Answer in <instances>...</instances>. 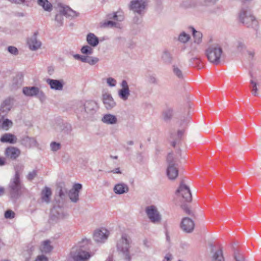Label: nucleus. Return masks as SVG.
I'll list each match as a JSON object with an SVG mask.
<instances>
[{
    "label": "nucleus",
    "instance_id": "1",
    "mask_svg": "<svg viewBox=\"0 0 261 261\" xmlns=\"http://www.w3.org/2000/svg\"><path fill=\"white\" fill-rule=\"evenodd\" d=\"M131 243L130 238L126 233L122 234L116 243V249L118 254L126 261H130L131 259L129 252Z\"/></svg>",
    "mask_w": 261,
    "mask_h": 261
},
{
    "label": "nucleus",
    "instance_id": "2",
    "mask_svg": "<svg viewBox=\"0 0 261 261\" xmlns=\"http://www.w3.org/2000/svg\"><path fill=\"white\" fill-rule=\"evenodd\" d=\"M57 13L55 17V21L57 27H61L63 24V16L67 18H74L79 15L78 13L72 10L70 7L62 3H58L56 7Z\"/></svg>",
    "mask_w": 261,
    "mask_h": 261
},
{
    "label": "nucleus",
    "instance_id": "3",
    "mask_svg": "<svg viewBox=\"0 0 261 261\" xmlns=\"http://www.w3.org/2000/svg\"><path fill=\"white\" fill-rule=\"evenodd\" d=\"M205 54L210 63L218 65L223 56V49L219 44H212L208 45L205 49Z\"/></svg>",
    "mask_w": 261,
    "mask_h": 261
},
{
    "label": "nucleus",
    "instance_id": "4",
    "mask_svg": "<svg viewBox=\"0 0 261 261\" xmlns=\"http://www.w3.org/2000/svg\"><path fill=\"white\" fill-rule=\"evenodd\" d=\"M176 159L172 152L169 153L167 156V168L166 174L168 178L171 180H175L178 175V169L176 164Z\"/></svg>",
    "mask_w": 261,
    "mask_h": 261
},
{
    "label": "nucleus",
    "instance_id": "5",
    "mask_svg": "<svg viewBox=\"0 0 261 261\" xmlns=\"http://www.w3.org/2000/svg\"><path fill=\"white\" fill-rule=\"evenodd\" d=\"M90 257L89 252L84 250L81 246L74 247L68 254L67 261H87Z\"/></svg>",
    "mask_w": 261,
    "mask_h": 261
},
{
    "label": "nucleus",
    "instance_id": "6",
    "mask_svg": "<svg viewBox=\"0 0 261 261\" xmlns=\"http://www.w3.org/2000/svg\"><path fill=\"white\" fill-rule=\"evenodd\" d=\"M79 105L81 110L78 109L77 113L81 111L82 116L84 118H88L93 115L97 109L96 103L93 101H87L84 105L80 102L79 103Z\"/></svg>",
    "mask_w": 261,
    "mask_h": 261
},
{
    "label": "nucleus",
    "instance_id": "7",
    "mask_svg": "<svg viewBox=\"0 0 261 261\" xmlns=\"http://www.w3.org/2000/svg\"><path fill=\"white\" fill-rule=\"evenodd\" d=\"M240 21L248 28H252L256 29L257 27V21L250 12L242 10L240 15Z\"/></svg>",
    "mask_w": 261,
    "mask_h": 261
},
{
    "label": "nucleus",
    "instance_id": "8",
    "mask_svg": "<svg viewBox=\"0 0 261 261\" xmlns=\"http://www.w3.org/2000/svg\"><path fill=\"white\" fill-rule=\"evenodd\" d=\"M145 213L150 221L155 224L161 223L162 215L158 211V208L154 205H149L145 208Z\"/></svg>",
    "mask_w": 261,
    "mask_h": 261
},
{
    "label": "nucleus",
    "instance_id": "9",
    "mask_svg": "<svg viewBox=\"0 0 261 261\" xmlns=\"http://www.w3.org/2000/svg\"><path fill=\"white\" fill-rule=\"evenodd\" d=\"M22 92L27 96H36L41 101L46 99L45 93L37 87H24L22 89Z\"/></svg>",
    "mask_w": 261,
    "mask_h": 261
},
{
    "label": "nucleus",
    "instance_id": "10",
    "mask_svg": "<svg viewBox=\"0 0 261 261\" xmlns=\"http://www.w3.org/2000/svg\"><path fill=\"white\" fill-rule=\"evenodd\" d=\"M10 196L12 198H17L20 195L21 184L19 177H13L8 185Z\"/></svg>",
    "mask_w": 261,
    "mask_h": 261
},
{
    "label": "nucleus",
    "instance_id": "11",
    "mask_svg": "<svg viewBox=\"0 0 261 261\" xmlns=\"http://www.w3.org/2000/svg\"><path fill=\"white\" fill-rule=\"evenodd\" d=\"M146 5L145 0H132L129 5V8L134 13L142 16L144 14Z\"/></svg>",
    "mask_w": 261,
    "mask_h": 261
},
{
    "label": "nucleus",
    "instance_id": "12",
    "mask_svg": "<svg viewBox=\"0 0 261 261\" xmlns=\"http://www.w3.org/2000/svg\"><path fill=\"white\" fill-rule=\"evenodd\" d=\"M176 194L182 198L183 202H190L192 200V194L190 188L181 181L179 188L176 191Z\"/></svg>",
    "mask_w": 261,
    "mask_h": 261
},
{
    "label": "nucleus",
    "instance_id": "13",
    "mask_svg": "<svg viewBox=\"0 0 261 261\" xmlns=\"http://www.w3.org/2000/svg\"><path fill=\"white\" fill-rule=\"evenodd\" d=\"M68 214L59 206H54L50 212V219L54 221L63 220L68 217Z\"/></svg>",
    "mask_w": 261,
    "mask_h": 261
},
{
    "label": "nucleus",
    "instance_id": "14",
    "mask_svg": "<svg viewBox=\"0 0 261 261\" xmlns=\"http://www.w3.org/2000/svg\"><path fill=\"white\" fill-rule=\"evenodd\" d=\"M109 236V231L102 228L94 231L93 239L97 243H103L108 239Z\"/></svg>",
    "mask_w": 261,
    "mask_h": 261
},
{
    "label": "nucleus",
    "instance_id": "15",
    "mask_svg": "<svg viewBox=\"0 0 261 261\" xmlns=\"http://www.w3.org/2000/svg\"><path fill=\"white\" fill-rule=\"evenodd\" d=\"M38 33H34L27 40V44L29 49L32 51H36L41 48L42 43L38 38Z\"/></svg>",
    "mask_w": 261,
    "mask_h": 261
},
{
    "label": "nucleus",
    "instance_id": "16",
    "mask_svg": "<svg viewBox=\"0 0 261 261\" xmlns=\"http://www.w3.org/2000/svg\"><path fill=\"white\" fill-rule=\"evenodd\" d=\"M180 227L184 232L189 233L194 230L195 223L189 217H185L181 220Z\"/></svg>",
    "mask_w": 261,
    "mask_h": 261
},
{
    "label": "nucleus",
    "instance_id": "17",
    "mask_svg": "<svg viewBox=\"0 0 261 261\" xmlns=\"http://www.w3.org/2000/svg\"><path fill=\"white\" fill-rule=\"evenodd\" d=\"M120 86L121 88L118 91L119 97L123 101H126L130 96V90L128 83L126 80H122Z\"/></svg>",
    "mask_w": 261,
    "mask_h": 261
},
{
    "label": "nucleus",
    "instance_id": "18",
    "mask_svg": "<svg viewBox=\"0 0 261 261\" xmlns=\"http://www.w3.org/2000/svg\"><path fill=\"white\" fill-rule=\"evenodd\" d=\"M82 188L80 184H75L69 192V197L73 202H76L79 200V192Z\"/></svg>",
    "mask_w": 261,
    "mask_h": 261
},
{
    "label": "nucleus",
    "instance_id": "19",
    "mask_svg": "<svg viewBox=\"0 0 261 261\" xmlns=\"http://www.w3.org/2000/svg\"><path fill=\"white\" fill-rule=\"evenodd\" d=\"M21 144L26 147L31 148L33 147H39V144L36 139L34 137L24 136L21 139Z\"/></svg>",
    "mask_w": 261,
    "mask_h": 261
},
{
    "label": "nucleus",
    "instance_id": "20",
    "mask_svg": "<svg viewBox=\"0 0 261 261\" xmlns=\"http://www.w3.org/2000/svg\"><path fill=\"white\" fill-rule=\"evenodd\" d=\"M46 82L51 90L62 91L63 89L64 82L63 80L47 79Z\"/></svg>",
    "mask_w": 261,
    "mask_h": 261
},
{
    "label": "nucleus",
    "instance_id": "21",
    "mask_svg": "<svg viewBox=\"0 0 261 261\" xmlns=\"http://www.w3.org/2000/svg\"><path fill=\"white\" fill-rule=\"evenodd\" d=\"M102 101L107 110H111L116 106V102L110 93H105L102 94Z\"/></svg>",
    "mask_w": 261,
    "mask_h": 261
},
{
    "label": "nucleus",
    "instance_id": "22",
    "mask_svg": "<svg viewBox=\"0 0 261 261\" xmlns=\"http://www.w3.org/2000/svg\"><path fill=\"white\" fill-rule=\"evenodd\" d=\"M5 154L8 158L15 160L20 154V150L15 147H9L6 149Z\"/></svg>",
    "mask_w": 261,
    "mask_h": 261
},
{
    "label": "nucleus",
    "instance_id": "23",
    "mask_svg": "<svg viewBox=\"0 0 261 261\" xmlns=\"http://www.w3.org/2000/svg\"><path fill=\"white\" fill-rule=\"evenodd\" d=\"M12 103V99L9 98L5 99L0 106V113L5 116L11 110Z\"/></svg>",
    "mask_w": 261,
    "mask_h": 261
},
{
    "label": "nucleus",
    "instance_id": "24",
    "mask_svg": "<svg viewBox=\"0 0 261 261\" xmlns=\"http://www.w3.org/2000/svg\"><path fill=\"white\" fill-rule=\"evenodd\" d=\"M101 121L107 125H115L118 123V119L114 115L107 114L103 116Z\"/></svg>",
    "mask_w": 261,
    "mask_h": 261
},
{
    "label": "nucleus",
    "instance_id": "25",
    "mask_svg": "<svg viewBox=\"0 0 261 261\" xmlns=\"http://www.w3.org/2000/svg\"><path fill=\"white\" fill-rule=\"evenodd\" d=\"M114 192L116 194L121 195L127 193L129 188L127 184L120 182L116 184L113 188Z\"/></svg>",
    "mask_w": 261,
    "mask_h": 261
},
{
    "label": "nucleus",
    "instance_id": "26",
    "mask_svg": "<svg viewBox=\"0 0 261 261\" xmlns=\"http://www.w3.org/2000/svg\"><path fill=\"white\" fill-rule=\"evenodd\" d=\"M53 249V247L51 245V242L48 240L42 241L39 246V250L42 253H49Z\"/></svg>",
    "mask_w": 261,
    "mask_h": 261
},
{
    "label": "nucleus",
    "instance_id": "27",
    "mask_svg": "<svg viewBox=\"0 0 261 261\" xmlns=\"http://www.w3.org/2000/svg\"><path fill=\"white\" fill-rule=\"evenodd\" d=\"M52 194L50 189L48 187H45L42 190L41 193V200L42 202L49 203L50 202V196Z\"/></svg>",
    "mask_w": 261,
    "mask_h": 261
},
{
    "label": "nucleus",
    "instance_id": "28",
    "mask_svg": "<svg viewBox=\"0 0 261 261\" xmlns=\"http://www.w3.org/2000/svg\"><path fill=\"white\" fill-rule=\"evenodd\" d=\"M23 76L21 74H17L14 76L11 82V86L13 90H15L20 87L22 84Z\"/></svg>",
    "mask_w": 261,
    "mask_h": 261
},
{
    "label": "nucleus",
    "instance_id": "29",
    "mask_svg": "<svg viewBox=\"0 0 261 261\" xmlns=\"http://www.w3.org/2000/svg\"><path fill=\"white\" fill-rule=\"evenodd\" d=\"M86 41L88 44L93 47L97 46L99 42L98 38L92 33H90L87 35Z\"/></svg>",
    "mask_w": 261,
    "mask_h": 261
},
{
    "label": "nucleus",
    "instance_id": "30",
    "mask_svg": "<svg viewBox=\"0 0 261 261\" xmlns=\"http://www.w3.org/2000/svg\"><path fill=\"white\" fill-rule=\"evenodd\" d=\"M16 137L14 135L10 133L5 134L0 139V141L2 142H7L11 144L15 143L16 142Z\"/></svg>",
    "mask_w": 261,
    "mask_h": 261
},
{
    "label": "nucleus",
    "instance_id": "31",
    "mask_svg": "<svg viewBox=\"0 0 261 261\" xmlns=\"http://www.w3.org/2000/svg\"><path fill=\"white\" fill-rule=\"evenodd\" d=\"M37 4L45 11L50 12L53 10V5L48 0H37Z\"/></svg>",
    "mask_w": 261,
    "mask_h": 261
},
{
    "label": "nucleus",
    "instance_id": "32",
    "mask_svg": "<svg viewBox=\"0 0 261 261\" xmlns=\"http://www.w3.org/2000/svg\"><path fill=\"white\" fill-rule=\"evenodd\" d=\"M67 191V189L65 187V185L61 184L57 188V194L61 199L63 200L66 198Z\"/></svg>",
    "mask_w": 261,
    "mask_h": 261
},
{
    "label": "nucleus",
    "instance_id": "33",
    "mask_svg": "<svg viewBox=\"0 0 261 261\" xmlns=\"http://www.w3.org/2000/svg\"><path fill=\"white\" fill-rule=\"evenodd\" d=\"M172 71L174 75L178 79L181 80L184 78V72L180 66L176 64L172 65Z\"/></svg>",
    "mask_w": 261,
    "mask_h": 261
},
{
    "label": "nucleus",
    "instance_id": "34",
    "mask_svg": "<svg viewBox=\"0 0 261 261\" xmlns=\"http://www.w3.org/2000/svg\"><path fill=\"white\" fill-rule=\"evenodd\" d=\"M212 261H225L224 257L223 254V251L222 249L214 252L212 256Z\"/></svg>",
    "mask_w": 261,
    "mask_h": 261
},
{
    "label": "nucleus",
    "instance_id": "35",
    "mask_svg": "<svg viewBox=\"0 0 261 261\" xmlns=\"http://www.w3.org/2000/svg\"><path fill=\"white\" fill-rule=\"evenodd\" d=\"M109 19H113L118 21H122L124 19L123 13L121 11H117L108 15Z\"/></svg>",
    "mask_w": 261,
    "mask_h": 261
},
{
    "label": "nucleus",
    "instance_id": "36",
    "mask_svg": "<svg viewBox=\"0 0 261 261\" xmlns=\"http://www.w3.org/2000/svg\"><path fill=\"white\" fill-rule=\"evenodd\" d=\"M161 58L163 62L168 64H171L173 60L172 55L167 50L163 52Z\"/></svg>",
    "mask_w": 261,
    "mask_h": 261
},
{
    "label": "nucleus",
    "instance_id": "37",
    "mask_svg": "<svg viewBox=\"0 0 261 261\" xmlns=\"http://www.w3.org/2000/svg\"><path fill=\"white\" fill-rule=\"evenodd\" d=\"M173 115V110L171 108H167L163 112V117L165 121L170 120Z\"/></svg>",
    "mask_w": 261,
    "mask_h": 261
},
{
    "label": "nucleus",
    "instance_id": "38",
    "mask_svg": "<svg viewBox=\"0 0 261 261\" xmlns=\"http://www.w3.org/2000/svg\"><path fill=\"white\" fill-rule=\"evenodd\" d=\"M12 125L13 122L11 120L7 118L4 119V118L0 124V128L8 130Z\"/></svg>",
    "mask_w": 261,
    "mask_h": 261
},
{
    "label": "nucleus",
    "instance_id": "39",
    "mask_svg": "<svg viewBox=\"0 0 261 261\" xmlns=\"http://www.w3.org/2000/svg\"><path fill=\"white\" fill-rule=\"evenodd\" d=\"M193 35L194 38V42L197 44H200L202 41V34L201 32L197 31L194 28H192Z\"/></svg>",
    "mask_w": 261,
    "mask_h": 261
},
{
    "label": "nucleus",
    "instance_id": "40",
    "mask_svg": "<svg viewBox=\"0 0 261 261\" xmlns=\"http://www.w3.org/2000/svg\"><path fill=\"white\" fill-rule=\"evenodd\" d=\"M72 126L69 123H63L60 126L59 130L65 134H69L72 130Z\"/></svg>",
    "mask_w": 261,
    "mask_h": 261
},
{
    "label": "nucleus",
    "instance_id": "41",
    "mask_svg": "<svg viewBox=\"0 0 261 261\" xmlns=\"http://www.w3.org/2000/svg\"><path fill=\"white\" fill-rule=\"evenodd\" d=\"M93 46L86 45L83 46L81 49V51L84 55H91L93 53Z\"/></svg>",
    "mask_w": 261,
    "mask_h": 261
},
{
    "label": "nucleus",
    "instance_id": "42",
    "mask_svg": "<svg viewBox=\"0 0 261 261\" xmlns=\"http://www.w3.org/2000/svg\"><path fill=\"white\" fill-rule=\"evenodd\" d=\"M190 39V36L185 32H181L178 36V41L182 43H187Z\"/></svg>",
    "mask_w": 261,
    "mask_h": 261
},
{
    "label": "nucleus",
    "instance_id": "43",
    "mask_svg": "<svg viewBox=\"0 0 261 261\" xmlns=\"http://www.w3.org/2000/svg\"><path fill=\"white\" fill-rule=\"evenodd\" d=\"M234 46L239 51H242L245 48V44L243 40H237L234 43Z\"/></svg>",
    "mask_w": 261,
    "mask_h": 261
},
{
    "label": "nucleus",
    "instance_id": "44",
    "mask_svg": "<svg viewBox=\"0 0 261 261\" xmlns=\"http://www.w3.org/2000/svg\"><path fill=\"white\" fill-rule=\"evenodd\" d=\"M23 168L24 166L22 164H19L16 165L15 167V173L14 177H17H17L20 178V173L22 171Z\"/></svg>",
    "mask_w": 261,
    "mask_h": 261
},
{
    "label": "nucleus",
    "instance_id": "45",
    "mask_svg": "<svg viewBox=\"0 0 261 261\" xmlns=\"http://www.w3.org/2000/svg\"><path fill=\"white\" fill-rule=\"evenodd\" d=\"M250 83L252 85L251 92L252 95H253L254 96H258V89L257 87L256 82H255L253 80H250Z\"/></svg>",
    "mask_w": 261,
    "mask_h": 261
},
{
    "label": "nucleus",
    "instance_id": "46",
    "mask_svg": "<svg viewBox=\"0 0 261 261\" xmlns=\"http://www.w3.org/2000/svg\"><path fill=\"white\" fill-rule=\"evenodd\" d=\"M51 151H57L61 148V145L60 143L52 142L50 144Z\"/></svg>",
    "mask_w": 261,
    "mask_h": 261
},
{
    "label": "nucleus",
    "instance_id": "47",
    "mask_svg": "<svg viewBox=\"0 0 261 261\" xmlns=\"http://www.w3.org/2000/svg\"><path fill=\"white\" fill-rule=\"evenodd\" d=\"M107 84L111 87H115L117 84V81L113 77H110L107 79Z\"/></svg>",
    "mask_w": 261,
    "mask_h": 261
},
{
    "label": "nucleus",
    "instance_id": "48",
    "mask_svg": "<svg viewBox=\"0 0 261 261\" xmlns=\"http://www.w3.org/2000/svg\"><path fill=\"white\" fill-rule=\"evenodd\" d=\"M117 24V23H116L113 21L108 20V21L104 22L102 23V25L103 27L113 28V27H116Z\"/></svg>",
    "mask_w": 261,
    "mask_h": 261
},
{
    "label": "nucleus",
    "instance_id": "49",
    "mask_svg": "<svg viewBox=\"0 0 261 261\" xmlns=\"http://www.w3.org/2000/svg\"><path fill=\"white\" fill-rule=\"evenodd\" d=\"M181 208L185 212V213L189 215L193 216V213L192 211L190 210L188 207V205L186 204H181L180 205Z\"/></svg>",
    "mask_w": 261,
    "mask_h": 261
},
{
    "label": "nucleus",
    "instance_id": "50",
    "mask_svg": "<svg viewBox=\"0 0 261 261\" xmlns=\"http://www.w3.org/2000/svg\"><path fill=\"white\" fill-rule=\"evenodd\" d=\"M15 213L12 210H7L5 213V217L6 219H12L15 217Z\"/></svg>",
    "mask_w": 261,
    "mask_h": 261
},
{
    "label": "nucleus",
    "instance_id": "51",
    "mask_svg": "<svg viewBox=\"0 0 261 261\" xmlns=\"http://www.w3.org/2000/svg\"><path fill=\"white\" fill-rule=\"evenodd\" d=\"M99 61V59L95 57L90 56L88 64L90 65H94Z\"/></svg>",
    "mask_w": 261,
    "mask_h": 261
},
{
    "label": "nucleus",
    "instance_id": "52",
    "mask_svg": "<svg viewBox=\"0 0 261 261\" xmlns=\"http://www.w3.org/2000/svg\"><path fill=\"white\" fill-rule=\"evenodd\" d=\"M37 175V171L33 170L29 173L27 175V179L29 180H33Z\"/></svg>",
    "mask_w": 261,
    "mask_h": 261
},
{
    "label": "nucleus",
    "instance_id": "53",
    "mask_svg": "<svg viewBox=\"0 0 261 261\" xmlns=\"http://www.w3.org/2000/svg\"><path fill=\"white\" fill-rule=\"evenodd\" d=\"M8 50L9 53L14 55H16L18 53V51L17 48L12 46H9L8 48Z\"/></svg>",
    "mask_w": 261,
    "mask_h": 261
},
{
    "label": "nucleus",
    "instance_id": "54",
    "mask_svg": "<svg viewBox=\"0 0 261 261\" xmlns=\"http://www.w3.org/2000/svg\"><path fill=\"white\" fill-rule=\"evenodd\" d=\"M35 261H48V257L44 254L38 255Z\"/></svg>",
    "mask_w": 261,
    "mask_h": 261
},
{
    "label": "nucleus",
    "instance_id": "55",
    "mask_svg": "<svg viewBox=\"0 0 261 261\" xmlns=\"http://www.w3.org/2000/svg\"><path fill=\"white\" fill-rule=\"evenodd\" d=\"M202 5H208L210 4H214L217 0H198Z\"/></svg>",
    "mask_w": 261,
    "mask_h": 261
},
{
    "label": "nucleus",
    "instance_id": "56",
    "mask_svg": "<svg viewBox=\"0 0 261 261\" xmlns=\"http://www.w3.org/2000/svg\"><path fill=\"white\" fill-rule=\"evenodd\" d=\"M148 82L152 84H157L158 81L156 78L153 75H149L148 76Z\"/></svg>",
    "mask_w": 261,
    "mask_h": 261
},
{
    "label": "nucleus",
    "instance_id": "57",
    "mask_svg": "<svg viewBox=\"0 0 261 261\" xmlns=\"http://www.w3.org/2000/svg\"><path fill=\"white\" fill-rule=\"evenodd\" d=\"M12 3H14L16 4H24L26 2H27V0H8Z\"/></svg>",
    "mask_w": 261,
    "mask_h": 261
},
{
    "label": "nucleus",
    "instance_id": "58",
    "mask_svg": "<svg viewBox=\"0 0 261 261\" xmlns=\"http://www.w3.org/2000/svg\"><path fill=\"white\" fill-rule=\"evenodd\" d=\"M172 259V255L170 253H167L164 257L162 261H171Z\"/></svg>",
    "mask_w": 261,
    "mask_h": 261
},
{
    "label": "nucleus",
    "instance_id": "59",
    "mask_svg": "<svg viewBox=\"0 0 261 261\" xmlns=\"http://www.w3.org/2000/svg\"><path fill=\"white\" fill-rule=\"evenodd\" d=\"M90 56L83 55L81 62L88 63Z\"/></svg>",
    "mask_w": 261,
    "mask_h": 261
},
{
    "label": "nucleus",
    "instance_id": "60",
    "mask_svg": "<svg viewBox=\"0 0 261 261\" xmlns=\"http://www.w3.org/2000/svg\"><path fill=\"white\" fill-rule=\"evenodd\" d=\"M234 259L236 261H244V257L241 255H234Z\"/></svg>",
    "mask_w": 261,
    "mask_h": 261
},
{
    "label": "nucleus",
    "instance_id": "61",
    "mask_svg": "<svg viewBox=\"0 0 261 261\" xmlns=\"http://www.w3.org/2000/svg\"><path fill=\"white\" fill-rule=\"evenodd\" d=\"M72 55L73 58L75 60H80L81 61H82L83 55H80L79 54H72Z\"/></svg>",
    "mask_w": 261,
    "mask_h": 261
},
{
    "label": "nucleus",
    "instance_id": "62",
    "mask_svg": "<svg viewBox=\"0 0 261 261\" xmlns=\"http://www.w3.org/2000/svg\"><path fill=\"white\" fill-rule=\"evenodd\" d=\"M6 164V159L4 157L0 156V166L5 165Z\"/></svg>",
    "mask_w": 261,
    "mask_h": 261
},
{
    "label": "nucleus",
    "instance_id": "63",
    "mask_svg": "<svg viewBox=\"0 0 261 261\" xmlns=\"http://www.w3.org/2000/svg\"><path fill=\"white\" fill-rule=\"evenodd\" d=\"M111 172H113L114 173H117V174H121V172L120 171V168H116L114 169V170H112L111 171Z\"/></svg>",
    "mask_w": 261,
    "mask_h": 261
},
{
    "label": "nucleus",
    "instance_id": "64",
    "mask_svg": "<svg viewBox=\"0 0 261 261\" xmlns=\"http://www.w3.org/2000/svg\"><path fill=\"white\" fill-rule=\"evenodd\" d=\"M180 247L183 249H188L189 245L188 244L186 243H181L180 245Z\"/></svg>",
    "mask_w": 261,
    "mask_h": 261
}]
</instances>
